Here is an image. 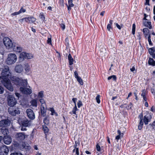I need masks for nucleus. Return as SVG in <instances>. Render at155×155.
I'll list each match as a JSON object with an SVG mask.
<instances>
[{"label": "nucleus", "mask_w": 155, "mask_h": 155, "mask_svg": "<svg viewBox=\"0 0 155 155\" xmlns=\"http://www.w3.org/2000/svg\"><path fill=\"white\" fill-rule=\"evenodd\" d=\"M11 80L16 85L18 86H25L28 84L27 79L23 80L18 77L12 76L10 78Z\"/></svg>", "instance_id": "nucleus-1"}, {"label": "nucleus", "mask_w": 155, "mask_h": 155, "mask_svg": "<svg viewBox=\"0 0 155 155\" xmlns=\"http://www.w3.org/2000/svg\"><path fill=\"white\" fill-rule=\"evenodd\" d=\"M17 56L14 53L8 54L6 61V64L8 65H11L15 64L17 60Z\"/></svg>", "instance_id": "nucleus-2"}, {"label": "nucleus", "mask_w": 155, "mask_h": 155, "mask_svg": "<svg viewBox=\"0 0 155 155\" xmlns=\"http://www.w3.org/2000/svg\"><path fill=\"white\" fill-rule=\"evenodd\" d=\"M1 81L3 85L8 90L11 91H13V87L11 84L9 79L4 78V79L2 81Z\"/></svg>", "instance_id": "nucleus-3"}, {"label": "nucleus", "mask_w": 155, "mask_h": 155, "mask_svg": "<svg viewBox=\"0 0 155 155\" xmlns=\"http://www.w3.org/2000/svg\"><path fill=\"white\" fill-rule=\"evenodd\" d=\"M2 75L3 80L4 79V78L9 79V78L10 79L12 77L11 73L9 71V68L8 66L6 67L3 70L2 73Z\"/></svg>", "instance_id": "nucleus-4"}, {"label": "nucleus", "mask_w": 155, "mask_h": 155, "mask_svg": "<svg viewBox=\"0 0 155 155\" xmlns=\"http://www.w3.org/2000/svg\"><path fill=\"white\" fill-rule=\"evenodd\" d=\"M33 58V56L31 54L22 52L20 54L19 61L20 62H22L25 59H31Z\"/></svg>", "instance_id": "nucleus-5"}, {"label": "nucleus", "mask_w": 155, "mask_h": 155, "mask_svg": "<svg viewBox=\"0 0 155 155\" xmlns=\"http://www.w3.org/2000/svg\"><path fill=\"white\" fill-rule=\"evenodd\" d=\"M20 90L22 93L25 94L29 95L32 93L31 88L28 84L26 86L21 87Z\"/></svg>", "instance_id": "nucleus-6"}, {"label": "nucleus", "mask_w": 155, "mask_h": 155, "mask_svg": "<svg viewBox=\"0 0 155 155\" xmlns=\"http://www.w3.org/2000/svg\"><path fill=\"white\" fill-rule=\"evenodd\" d=\"M8 104L9 106L13 107L17 103V101L15 98L12 95H9L7 98Z\"/></svg>", "instance_id": "nucleus-7"}, {"label": "nucleus", "mask_w": 155, "mask_h": 155, "mask_svg": "<svg viewBox=\"0 0 155 155\" xmlns=\"http://www.w3.org/2000/svg\"><path fill=\"white\" fill-rule=\"evenodd\" d=\"M3 42L5 45L8 49L12 48L15 43H13L12 41L9 38L6 37L4 38Z\"/></svg>", "instance_id": "nucleus-8"}, {"label": "nucleus", "mask_w": 155, "mask_h": 155, "mask_svg": "<svg viewBox=\"0 0 155 155\" xmlns=\"http://www.w3.org/2000/svg\"><path fill=\"white\" fill-rule=\"evenodd\" d=\"M35 18L34 17H28L20 19L18 21L21 24H22L23 23L24 21H25L27 22L32 23L35 21Z\"/></svg>", "instance_id": "nucleus-9"}, {"label": "nucleus", "mask_w": 155, "mask_h": 155, "mask_svg": "<svg viewBox=\"0 0 155 155\" xmlns=\"http://www.w3.org/2000/svg\"><path fill=\"white\" fill-rule=\"evenodd\" d=\"M8 112L9 114L13 116H15L16 114H20V111L18 108H9L8 109Z\"/></svg>", "instance_id": "nucleus-10"}, {"label": "nucleus", "mask_w": 155, "mask_h": 155, "mask_svg": "<svg viewBox=\"0 0 155 155\" xmlns=\"http://www.w3.org/2000/svg\"><path fill=\"white\" fill-rule=\"evenodd\" d=\"M15 138L18 140H24L27 136L24 133H17L15 135Z\"/></svg>", "instance_id": "nucleus-11"}, {"label": "nucleus", "mask_w": 155, "mask_h": 155, "mask_svg": "<svg viewBox=\"0 0 155 155\" xmlns=\"http://www.w3.org/2000/svg\"><path fill=\"white\" fill-rule=\"evenodd\" d=\"M8 148L5 145L0 148V155H8Z\"/></svg>", "instance_id": "nucleus-12"}, {"label": "nucleus", "mask_w": 155, "mask_h": 155, "mask_svg": "<svg viewBox=\"0 0 155 155\" xmlns=\"http://www.w3.org/2000/svg\"><path fill=\"white\" fill-rule=\"evenodd\" d=\"M26 113L29 118L31 120H33L35 118V114L33 110L30 109H28L26 110Z\"/></svg>", "instance_id": "nucleus-13"}, {"label": "nucleus", "mask_w": 155, "mask_h": 155, "mask_svg": "<svg viewBox=\"0 0 155 155\" xmlns=\"http://www.w3.org/2000/svg\"><path fill=\"white\" fill-rule=\"evenodd\" d=\"M11 121L8 119L0 121V127H5L10 125Z\"/></svg>", "instance_id": "nucleus-14"}, {"label": "nucleus", "mask_w": 155, "mask_h": 155, "mask_svg": "<svg viewBox=\"0 0 155 155\" xmlns=\"http://www.w3.org/2000/svg\"><path fill=\"white\" fill-rule=\"evenodd\" d=\"M22 126L29 127L31 126V121L26 118L22 119L21 121Z\"/></svg>", "instance_id": "nucleus-15"}, {"label": "nucleus", "mask_w": 155, "mask_h": 155, "mask_svg": "<svg viewBox=\"0 0 155 155\" xmlns=\"http://www.w3.org/2000/svg\"><path fill=\"white\" fill-rule=\"evenodd\" d=\"M12 48H13V51L19 53L22 51V48L20 46L15 43L13 44Z\"/></svg>", "instance_id": "nucleus-16"}, {"label": "nucleus", "mask_w": 155, "mask_h": 155, "mask_svg": "<svg viewBox=\"0 0 155 155\" xmlns=\"http://www.w3.org/2000/svg\"><path fill=\"white\" fill-rule=\"evenodd\" d=\"M3 142L6 144H10L12 142V138L9 136H4L3 138Z\"/></svg>", "instance_id": "nucleus-17"}, {"label": "nucleus", "mask_w": 155, "mask_h": 155, "mask_svg": "<svg viewBox=\"0 0 155 155\" xmlns=\"http://www.w3.org/2000/svg\"><path fill=\"white\" fill-rule=\"evenodd\" d=\"M151 117L149 114H147L144 117L143 121L145 125L148 124V122L150 121Z\"/></svg>", "instance_id": "nucleus-18"}, {"label": "nucleus", "mask_w": 155, "mask_h": 155, "mask_svg": "<svg viewBox=\"0 0 155 155\" xmlns=\"http://www.w3.org/2000/svg\"><path fill=\"white\" fill-rule=\"evenodd\" d=\"M23 66L21 64H18L16 65L15 68V71L18 73H21L23 71Z\"/></svg>", "instance_id": "nucleus-19"}, {"label": "nucleus", "mask_w": 155, "mask_h": 155, "mask_svg": "<svg viewBox=\"0 0 155 155\" xmlns=\"http://www.w3.org/2000/svg\"><path fill=\"white\" fill-rule=\"evenodd\" d=\"M149 51L150 54L152 55L153 58L155 57V47L150 48L149 49Z\"/></svg>", "instance_id": "nucleus-20"}, {"label": "nucleus", "mask_w": 155, "mask_h": 155, "mask_svg": "<svg viewBox=\"0 0 155 155\" xmlns=\"http://www.w3.org/2000/svg\"><path fill=\"white\" fill-rule=\"evenodd\" d=\"M46 106L41 107V114L43 117H45L46 115Z\"/></svg>", "instance_id": "nucleus-21"}, {"label": "nucleus", "mask_w": 155, "mask_h": 155, "mask_svg": "<svg viewBox=\"0 0 155 155\" xmlns=\"http://www.w3.org/2000/svg\"><path fill=\"white\" fill-rule=\"evenodd\" d=\"M25 69L26 73H28L30 70L31 68L29 64L28 63H25L24 64Z\"/></svg>", "instance_id": "nucleus-22"}, {"label": "nucleus", "mask_w": 155, "mask_h": 155, "mask_svg": "<svg viewBox=\"0 0 155 155\" xmlns=\"http://www.w3.org/2000/svg\"><path fill=\"white\" fill-rule=\"evenodd\" d=\"M1 131L2 134L4 136H8L9 131L8 129L6 127H3L1 128Z\"/></svg>", "instance_id": "nucleus-23"}, {"label": "nucleus", "mask_w": 155, "mask_h": 155, "mask_svg": "<svg viewBox=\"0 0 155 155\" xmlns=\"http://www.w3.org/2000/svg\"><path fill=\"white\" fill-rule=\"evenodd\" d=\"M143 25L146 27H148L149 29L152 28L151 22L150 21H144L143 22Z\"/></svg>", "instance_id": "nucleus-24"}, {"label": "nucleus", "mask_w": 155, "mask_h": 155, "mask_svg": "<svg viewBox=\"0 0 155 155\" xmlns=\"http://www.w3.org/2000/svg\"><path fill=\"white\" fill-rule=\"evenodd\" d=\"M68 58L69 61V64L70 65H72L73 63L74 59L70 54L68 55Z\"/></svg>", "instance_id": "nucleus-25"}, {"label": "nucleus", "mask_w": 155, "mask_h": 155, "mask_svg": "<svg viewBox=\"0 0 155 155\" xmlns=\"http://www.w3.org/2000/svg\"><path fill=\"white\" fill-rule=\"evenodd\" d=\"M143 32L144 35L145 36V37L146 38L147 35L149 36V30L147 28H145L143 29Z\"/></svg>", "instance_id": "nucleus-26"}, {"label": "nucleus", "mask_w": 155, "mask_h": 155, "mask_svg": "<svg viewBox=\"0 0 155 155\" xmlns=\"http://www.w3.org/2000/svg\"><path fill=\"white\" fill-rule=\"evenodd\" d=\"M148 64L153 66H155V61L152 58H150L148 61Z\"/></svg>", "instance_id": "nucleus-27"}, {"label": "nucleus", "mask_w": 155, "mask_h": 155, "mask_svg": "<svg viewBox=\"0 0 155 155\" xmlns=\"http://www.w3.org/2000/svg\"><path fill=\"white\" fill-rule=\"evenodd\" d=\"M48 110L51 112V115H55L56 116H57L58 115L57 113L55 112L53 107L49 108Z\"/></svg>", "instance_id": "nucleus-28"}, {"label": "nucleus", "mask_w": 155, "mask_h": 155, "mask_svg": "<svg viewBox=\"0 0 155 155\" xmlns=\"http://www.w3.org/2000/svg\"><path fill=\"white\" fill-rule=\"evenodd\" d=\"M39 101H40V103H41V107L46 106V105L45 102L43 99L40 98L39 99Z\"/></svg>", "instance_id": "nucleus-29"}, {"label": "nucleus", "mask_w": 155, "mask_h": 155, "mask_svg": "<svg viewBox=\"0 0 155 155\" xmlns=\"http://www.w3.org/2000/svg\"><path fill=\"white\" fill-rule=\"evenodd\" d=\"M31 105L34 107H37V101L36 100L34 99L31 101Z\"/></svg>", "instance_id": "nucleus-30"}, {"label": "nucleus", "mask_w": 155, "mask_h": 155, "mask_svg": "<svg viewBox=\"0 0 155 155\" xmlns=\"http://www.w3.org/2000/svg\"><path fill=\"white\" fill-rule=\"evenodd\" d=\"M113 21L111 20H110L109 21V23L107 25V29L109 31H110V29L111 28V26L112 24Z\"/></svg>", "instance_id": "nucleus-31"}, {"label": "nucleus", "mask_w": 155, "mask_h": 155, "mask_svg": "<svg viewBox=\"0 0 155 155\" xmlns=\"http://www.w3.org/2000/svg\"><path fill=\"white\" fill-rule=\"evenodd\" d=\"M43 130L45 134L48 133L49 129L48 127L46 126L45 125H44L43 126Z\"/></svg>", "instance_id": "nucleus-32"}, {"label": "nucleus", "mask_w": 155, "mask_h": 155, "mask_svg": "<svg viewBox=\"0 0 155 155\" xmlns=\"http://www.w3.org/2000/svg\"><path fill=\"white\" fill-rule=\"evenodd\" d=\"M143 124V122L142 121H140V122L138 126V129L139 130H141L142 129Z\"/></svg>", "instance_id": "nucleus-33"}, {"label": "nucleus", "mask_w": 155, "mask_h": 155, "mask_svg": "<svg viewBox=\"0 0 155 155\" xmlns=\"http://www.w3.org/2000/svg\"><path fill=\"white\" fill-rule=\"evenodd\" d=\"M43 91H41L38 93V97L39 98H42L44 97Z\"/></svg>", "instance_id": "nucleus-34"}, {"label": "nucleus", "mask_w": 155, "mask_h": 155, "mask_svg": "<svg viewBox=\"0 0 155 155\" xmlns=\"http://www.w3.org/2000/svg\"><path fill=\"white\" fill-rule=\"evenodd\" d=\"M79 84L81 85H83V82L82 79L80 77H78V78H76Z\"/></svg>", "instance_id": "nucleus-35"}, {"label": "nucleus", "mask_w": 155, "mask_h": 155, "mask_svg": "<svg viewBox=\"0 0 155 155\" xmlns=\"http://www.w3.org/2000/svg\"><path fill=\"white\" fill-rule=\"evenodd\" d=\"M78 110V109L77 108L76 105H75L74 107L73 108L72 112L73 114H76V111Z\"/></svg>", "instance_id": "nucleus-36"}, {"label": "nucleus", "mask_w": 155, "mask_h": 155, "mask_svg": "<svg viewBox=\"0 0 155 155\" xmlns=\"http://www.w3.org/2000/svg\"><path fill=\"white\" fill-rule=\"evenodd\" d=\"M136 25L134 24H133L132 25V33L134 35L135 31Z\"/></svg>", "instance_id": "nucleus-37"}, {"label": "nucleus", "mask_w": 155, "mask_h": 155, "mask_svg": "<svg viewBox=\"0 0 155 155\" xmlns=\"http://www.w3.org/2000/svg\"><path fill=\"white\" fill-rule=\"evenodd\" d=\"M112 78L114 80H116V77L115 75H113L109 77H108V80H110Z\"/></svg>", "instance_id": "nucleus-38"}, {"label": "nucleus", "mask_w": 155, "mask_h": 155, "mask_svg": "<svg viewBox=\"0 0 155 155\" xmlns=\"http://www.w3.org/2000/svg\"><path fill=\"white\" fill-rule=\"evenodd\" d=\"M148 39L149 45H152L153 44L151 41V36L150 34H149V36L148 37Z\"/></svg>", "instance_id": "nucleus-39"}, {"label": "nucleus", "mask_w": 155, "mask_h": 155, "mask_svg": "<svg viewBox=\"0 0 155 155\" xmlns=\"http://www.w3.org/2000/svg\"><path fill=\"white\" fill-rule=\"evenodd\" d=\"M43 122L45 125H48L49 124V120L47 117H45L43 120Z\"/></svg>", "instance_id": "nucleus-40"}, {"label": "nucleus", "mask_w": 155, "mask_h": 155, "mask_svg": "<svg viewBox=\"0 0 155 155\" xmlns=\"http://www.w3.org/2000/svg\"><path fill=\"white\" fill-rule=\"evenodd\" d=\"M73 1L72 0H68V6L70 7H72L74 6V4L73 3Z\"/></svg>", "instance_id": "nucleus-41"}, {"label": "nucleus", "mask_w": 155, "mask_h": 155, "mask_svg": "<svg viewBox=\"0 0 155 155\" xmlns=\"http://www.w3.org/2000/svg\"><path fill=\"white\" fill-rule=\"evenodd\" d=\"M39 17L43 21L45 19V17H44L43 13H40Z\"/></svg>", "instance_id": "nucleus-42"}, {"label": "nucleus", "mask_w": 155, "mask_h": 155, "mask_svg": "<svg viewBox=\"0 0 155 155\" xmlns=\"http://www.w3.org/2000/svg\"><path fill=\"white\" fill-rule=\"evenodd\" d=\"M100 96L99 95H97V96L96 97V99L97 101V102L98 104H99L100 102Z\"/></svg>", "instance_id": "nucleus-43"}, {"label": "nucleus", "mask_w": 155, "mask_h": 155, "mask_svg": "<svg viewBox=\"0 0 155 155\" xmlns=\"http://www.w3.org/2000/svg\"><path fill=\"white\" fill-rule=\"evenodd\" d=\"M78 106V108H80L81 106H82V103L81 101H79L77 104Z\"/></svg>", "instance_id": "nucleus-44"}, {"label": "nucleus", "mask_w": 155, "mask_h": 155, "mask_svg": "<svg viewBox=\"0 0 155 155\" xmlns=\"http://www.w3.org/2000/svg\"><path fill=\"white\" fill-rule=\"evenodd\" d=\"M96 149L98 151L100 152L101 150L100 146L98 144L96 145Z\"/></svg>", "instance_id": "nucleus-45"}, {"label": "nucleus", "mask_w": 155, "mask_h": 155, "mask_svg": "<svg viewBox=\"0 0 155 155\" xmlns=\"http://www.w3.org/2000/svg\"><path fill=\"white\" fill-rule=\"evenodd\" d=\"M4 88L0 85V94H2L4 92Z\"/></svg>", "instance_id": "nucleus-46"}, {"label": "nucleus", "mask_w": 155, "mask_h": 155, "mask_svg": "<svg viewBox=\"0 0 155 155\" xmlns=\"http://www.w3.org/2000/svg\"><path fill=\"white\" fill-rule=\"evenodd\" d=\"M47 43L50 45L51 44V38H48L47 40Z\"/></svg>", "instance_id": "nucleus-47"}, {"label": "nucleus", "mask_w": 155, "mask_h": 155, "mask_svg": "<svg viewBox=\"0 0 155 155\" xmlns=\"http://www.w3.org/2000/svg\"><path fill=\"white\" fill-rule=\"evenodd\" d=\"M25 9H23L22 8H21L20 10L19 11L20 12V14L22 12H25Z\"/></svg>", "instance_id": "nucleus-48"}, {"label": "nucleus", "mask_w": 155, "mask_h": 155, "mask_svg": "<svg viewBox=\"0 0 155 155\" xmlns=\"http://www.w3.org/2000/svg\"><path fill=\"white\" fill-rule=\"evenodd\" d=\"M117 133L118 134V135H120L122 137H123V134L122 133H121L120 130H117Z\"/></svg>", "instance_id": "nucleus-49"}, {"label": "nucleus", "mask_w": 155, "mask_h": 155, "mask_svg": "<svg viewBox=\"0 0 155 155\" xmlns=\"http://www.w3.org/2000/svg\"><path fill=\"white\" fill-rule=\"evenodd\" d=\"M10 155H22V154L20 153H12L10 154Z\"/></svg>", "instance_id": "nucleus-50"}, {"label": "nucleus", "mask_w": 155, "mask_h": 155, "mask_svg": "<svg viewBox=\"0 0 155 155\" xmlns=\"http://www.w3.org/2000/svg\"><path fill=\"white\" fill-rule=\"evenodd\" d=\"M74 74L75 77L76 78H78V77H79L78 76V73L76 71H75L74 72Z\"/></svg>", "instance_id": "nucleus-51"}, {"label": "nucleus", "mask_w": 155, "mask_h": 155, "mask_svg": "<svg viewBox=\"0 0 155 155\" xmlns=\"http://www.w3.org/2000/svg\"><path fill=\"white\" fill-rule=\"evenodd\" d=\"M20 14V12H14L11 15H14V16H15V15H17L18 14Z\"/></svg>", "instance_id": "nucleus-52"}, {"label": "nucleus", "mask_w": 155, "mask_h": 155, "mask_svg": "<svg viewBox=\"0 0 155 155\" xmlns=\"http://www.w3.org/2000/svg\"><path fill=\"white\" fill-rule=\"evenodd\" d=\"M138 117L140 119V121H142L143 115L142 114H141L139 115Z\"/></svg>", "instance_id": "nucleus-53"}, {"label": "nucleus", "mask_w": 155, "mask_h": 155, "mask_svg": "<svg viewBox=\"0 0 155 155\" xmlns=\"http://www.w3.org/2000/svg\"><path fill=\"white\" fill-rule=\"evenodd\" d=\"M60 26L61 28L63 30H64L65 28V25L64 24H60Z\"/></svg>", "instance_id": "nucleus-54"}, {"label": "nucleus", "mask_w": 155, "mask_h": 155, "mask_svg": "<svg viewBox=\"0 0 155 155\" xmlns=\"http://www.w3.org/2000/svg\"><path fill=\"white\" fill-rule=\"evenodd\" d=\"M26 127H24L23 126H22L21 127V130L22 131L26 130H27V129L26 128Z\"/></svg>", "instance_id": "nucleus-55"}, {"label": "nucleus", "mask_w": 155, "mask_h": 155, "mask_svg": "<svg viewBox=\"0 0 155 155\" xmlns=\"http://www.w3.org/2000/svg\"><path fill=\"white\" fill-rule=\"evenodd\" d=\"M146 2L145 3V5H150V4H149V0H145Z\"/></svg>", "instance_id": "nucleus-56"}, {"label": "nucleus", "mask_w": 155, "mask_h": 155, "mask_svg": "<svg viewBox=\"0 0 155 155\" xmlns=\"http://www.w3.org/2000/svg\"><path fill=\"white\" fill-rule=\"evenodd\" d=\"M72 101L74 104L75 105H76V102L77 100V98H74L72 99Z\"/></svg>", "instance_id": "nucleus-57"}, {"label": "nucleus", "mask_w": 155, "mask_h": 155, "mask_svg": "<svg viewBox=\"0 0 155 155\" xmlns=\"http://www.w3.org/2000/svg\"><path fill=\"white\" fill-rule=\"evenodd\" d=\"M76 153L77 155H79V149L78 148H76Z\"/></svg>", "instance_id": "nucleus-58"}, {"label": "nucleus", "mask_w": 155, "mask_h": 155, "mask_svg": "<svg viewBox=\"0 0 155 155\" xmlns=\"http://www.w3.org/2000/svg\"><path fill=\"white\" fill-rule=\"evenodd\" d=\"M115 25L119 29H121V28L120 26L117 23H116L115 24Z\"/></svg>", "instance_id": "nucleus-59"}, {"label": "nucleus", "mask_w": 155, "mask_h": 155, "mask_svg": "<svg viewBox=\"0 0 155 155\" xmlns=\"http://www.w3.org/2000/svg\"><path fill=\"white\" fill-rule=\"evenodd\" d=\"M130 70L132 72H133L135 70V68L134 66H133L132 68H130Z\"/></svg>", "instance_id": "nucleus-60"}, {"label": "nucleus", "mask_w": 155, "mask_h": 155, "mask_svg": "<svg viewBox=\"0 0 155 155\" xmlns=\"http://www.w3.org/2000/svg\"><path fill=\"white\" fill-rule=\"evenodd\" d=\"M121 137H122L120 135H118L116 137L115 139L117 140H118Z\"/></svg>", "instance_id": "nucleus-61"}, {"label": "nucleus", "mask_w": 155, "mask_h": 155, "mask_svg": "<svg viewBox=\"0 0 155 155\" xmlns=\"http://www.w3.org/2000/svg\"><path fill=\"white\" fill-rule=\"evenodd\" d=\"M151 110L153 112H154L155 111V109L153 106H152L151 108Z\"/></svg>", "instance_id": "nucleus-62"}, {"label": "nucleus", "mask_w": 155, "mask_h": 155, "mask_svg": "<svg viewBox=\"0 0 155 155\" xmlns=\"http://www.w3.org/2000/svg\"><path fill=\"white\" fill-rule=\"evenodd\" d=\"M152 126L153 129L155 130V121H154L152 124Z\"/></svg>", "instance_id": "nucleus-63"}, {"label": "nucleus", "mask_w": 155, "mask_h": 155, "mask_svg": "<svg viewBox=\"0 0 155 155\" xmlns=\"http://www.w3.org/2000/svg\"><path fill=\"white\" fill-rule=\"evenodd\" d=\"M145 93L144 91H143L141 94V96L142 97L145 96Z\"/></svg>", "instance_id": "nucleus-64"}]
</instances>
